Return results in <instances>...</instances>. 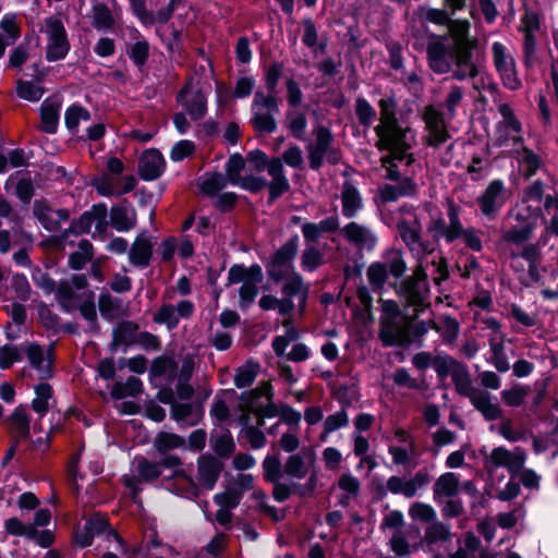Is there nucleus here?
<instances>
[{
	"label": "nucleus",
	"instance_id": "20",
	"mask_svg": "<svg viewBox=\"0 0 558 558\" xmlns=\"http://www.w3.org/2000/svg\"><path fill=\"white\" fill-rule=\"evenodd\" d=\"M342 215L345 218L355 217L356 213L363 207V199L360 191L350 182H344L342 195Z\"/></svg>",
	"mask_w": 558,
	"mask_h": 558
},
{
	"label": "nucleus",
	"instance_id": "50",
	"mask_svg": "<svg viewBox=\"0 0 558 558\" xmlns=\"http://www.w3.org/2000/svg\"><path fill=\"white\" fill-rule=\"evenodd\" d=\"M132 14L146 27L156 23L155 14L146 8V0H129Z\"/></svg>",
	"mask_w": 558,
	"mask_h": 558
},
{
	"label": "nucleus",
	"instance_id": "1",
	"mask_svg": "<svg viewBox=\"0 0 558 558\" xmlns=\"http://www.w3.org/2000/svg\"><path fill=\"white\" fill-rule=\"evenodd\" d=\"M429 41L426 47L427 63L430 70L437 74L449 73L452 63L460 68L471 69V77L478 75L474 63L475 43L468 38H457L452 47H447V35L427 34Z\"/></svg>",
	"mask_w": 558,
	"mask_h": 558
},
{
	"label": "nucleus",
	"instance_id": "61",
	"mask_svg": "<svg viewBox=\"0 0 558 558\" xmlns=\"http://www.w3.org/2000/svg\"><path fill=\"white\" fill-rule=\"evenodd\" d=\"M257 106L266 108V113H270L272 116L279 112L277 93H268V95H264L260 90H257L254 95L252 109L254 110Z\"/></svg>",
	"mask_w": 558,
	"mask_h": 558
},
{
	"label": "nucleus",
	"instance_id": "13",
	"mask_svg": "<svg viewBox=\"0 0 558 558\" xmlns=\"http://www.w3.org/2000/svg\"><path fill=\"white\" fill-rule=\"evenodd\" d=\"M170 416L181 426L197 425L204 417V407L202 403L194 405L190 402H174L171 405Z\"/></svg>",
	"mask_w": 558,
	"mask_h": 558
},
{
	"label": "nucleus",
	"instance_id": "42",
	"mask_svg": "<svg viewBox=\"0 0 558 558\" xmlns=\"http://www.w3.org/2000/svg\"><path fill=\"white\" fill-rule=\"evenodd\" d=\"M499 113L502 117V121L498 122L496 125L497 132L501 133L504 129H509L515 133H520L522 131V124L517 119L511 106L507 102L501 104L498 108Z\"/></svg>",
	"mask_w": 558,
	"mask_h": 558
},
{
	"label": "nucleus",
	"instance_id": "62",
	"mask_svg": "<svg viewBox=\"0 0 558 558\" xmlns=\"http://www.w3.org/2000/svg\"><path fill=\"white\" fill-rule=\"evenodd\" d=\"M522 162L525 166L524 178L531 179L542 166V158L529 147L522 148Z\"/></svg>",
	"mask_w": 558,
	"mask_h": 558
},
{
	"label": "nucleus",
	"instance_id": "29",
	"mask_svg": "<svg viewBox=\"0 0 558 558\" xmlns=\"http://www.w3.org/2000/svg\"><path fill=\"white\" fill-rule=\"evenodd\" d=\"M459 489V478L452 472L441 474L435 482L433 490L434 497L445 496L454 497Z\"/></svg>",
	"mask_w": 558,
	"mask_h": 558
},
{
	"label": "nucleus",
	"instance_id": "11",
	"mask_svg": "<svg viewBox=\"0 0 558 558\" xmlns=\"http://www.w3.org/2000/svg\"><path fill=\"white\" fill-rule=\"evenodd\" d=\"M154 245L146 231L141 232L134 240L129 251V260L132 265L146 268L150 265Z\"/></svg>",
	"mask_w": 558,
	"mask_h": 558
},
{
	"label": "nucleus",
	"instance_id": "53",
	"mask_svg": "<svg viewBox=\"0 0 558 558\" xmlns=\"http://www.w3.org/2000/svg\"><path fill=\"white\" fill-rule=\"evenodd\" d=\"M251 123L257 132L271 134L277 130L276 119L270 113L254 112Z\"/></svg>",
	"mask_w": 558,
	"mask_h": 558
},
{
	"label": "nucleus",
	"instance_id": "33",
	"mask_svg": "<svg viewBox=\"0 0 558 558\" xmlns=\"http://www.w3.org/2000/svg\"><path fill=\"white\" fill-rule=\"evenodd\" d=\"M81 120H90V112L80 104L69 106L64 112V123L66 129L71 133H75Z\"/></svg>",
	"mask_w": 558,
	"mask_h": 558
},
{
	"label": "nucleus",
	"instance_id": "9",
	"mask_svg": "<svg viewBox=\"0 0 558 558\" xmlns=\"http://www.w3.org/2000/svg\"><path fill=\"white\" fill-rule=\"evenodd\" d=\"M223 470V463L216 457L206 453L197 459V472L199 481L205 489H214Z\"/></svg>",
	"mask_w": 558,
	"mask_h": 558
},
{
	"label": "nucleus",
	"instance_id": "48",
	"mask_svg": "<svg viewBox=\"0 0 558 558\" xmlns=\"http://www.w3.org/2000/svg\"><path fill=\"white\" fill-rule=\"evenodd\" d=\"M81 296L73 291V288L68 281L62 280L57 288V299L61 308L65 313H71L76 306L70 305L69 302L72 300H78Z\"/></svg>",
	"mask_w": 558,
	"mask_h": 558
},
{
	"label": "nucleus",
	"instance_id": "19",
	"mask_svg": "<svg viewBox=\"0 0 558 558\" xmlns=\"http://www.w3.org/2000/svg\"><path fill=\"white\" fill-rule=\"evenodd\" d=\"M376 135L378 136V141L375 146L379 151L407 143V130L403 129L399 122L388 125L384 133Z\"/></svg>",
	"mask_w": 558,
	"mask_h": 558
},
{
	"label": "nucleus",
	"instance_id": "34",
	"mask_svg": "<svg viewBox=\"0 0 558 558\" xmlns=\"http://www.w3.org/2000/svg\"><path fill=\"white\" fill-rule=\"evenodd\" d=\"M136 471L144 482H154L161 475L160 464L158 462H151L143 456H136Z\"/></svg>",
	"mask_w": 558,
	"mask_h": 558
},
{
	"label": "nucleus",
	"instance_id": "12",
	"mask_svg": "<svg viewBox=\"0 0 558 558\" xmlns=\"http://www.w3.org/2000/svg\"><path fill=\"white\" fill-rule=\"evenodd\" d=\"M61 100L53 96L46 98L40 105L39 130L46 134H56L59 126Z\"/></svg>",
	"mask_w": 558,
	"mask_h": 558
},
{
	"label": "nucleus",
	"instance_id": "59",
	"mask_svg": "<svg viewBox=\"0 0 558 558\" xmlns=\"http://www.w3.org/2000/svg\"><path fill=\"white\" fill-rule=\"evenodd\" d=\"M11 288L20 301L26 302L31 299L32 288L24 274L17 272L12 276Z\"/></svg>",
	"mask_w": 558,
	"mask_h": 558
},
{
	"label": "nucleus",
	"instance_id": "35",
	"mask_svg": "<svg viewBox=\"0 0 558 558\" xmlns=\"http://www.w3.org/2000/svg\"><path fill=\"white\" fill-rule=\"evenodd\" d=\"M324 254L314 245H306L301 255L300 266L306 272H314L324 264Z\"/></svg>",
	"mask_w": 558,
	"mask_h": 558
},
{
	"label": "nucleus",
	"instance_id": "43",
	"mask_svg": "<svg viewBox=\"0 0 558 558\" xmlns=\"http://www.w3.org/2000/svg\"><path fill=\"white\" fill-rule=\"evenodd\" d=\"M287 119H288V129H289L291 135L295 140L306 141V137L304 135L305 130L307 128V119H306L305 113L288 111Z\"/></svg>",
	"mask_w": 558,
	"mask_h": 558
},
{
	"label": "nucleus",
	"instance_id": "15",
	"mask_svg": "<svg viewBox=\"0 0 558 558\" xmlns=\"http://www.w3.org/2000/svg\"><path fill=\"white\" fill-rule=\"evenodd\" d=\"M302 290V275L295 274L288 282H284L281 287L282 299H279L277 305L278 313L282 316L290 315L295 304L293 298L298 296Z\"/></svg>",
	"mask_w": 558,
	"mask_h": 558
},
{
	"label": "nucleus",
	"instance_id": "7",
	"mask_svg": "<svg viewBox=\"0 0 558 558\" xmlns=\"http://www.w3.org/2000/svg\"><path fill=\"white\" fill-rule=\"evenodd\" d=\"M166 159L157 148L145 149L138 159V175L143 181H155L166 171Z\"/></svg>",
	"mask_w": 558,
	"mask_h": 558
},
{
	"label": "nucleus",
	"instance_id": "55",
	"mask_svg": "<svg viewBox=\"0 0 558 558\" xmlns=\"http://www.w3.org/2000/svg\"><path fill=\"white\" fill-rule=\"evenodd\" d=\"M453 15L448 8L442 7V9L428 8L426 9L424 20L439 26H450L454 24V21L451 19Z\"/></svg>",
	"mask_w": 558,
	"mask_h": 558
},
{
	"label": "nucleus",
	"instance_id": "32",
	"mask_svg": "<svg viewBox=\"0 0 558 558\" xmlns=\"http://www.w3.org/2000/svg\"><path fill=\"white\" fill-rule=\"evenodd\" d=\"M282 472L283 476L301 481L307 476L308 469L300 453H292L287 458Z\"/></svg>",
	"mask_w": 558,
	"mask_h": 558
},
{
	"label": "nucleus",
	"instance_id": "24",
	"mask_svg": "<svg viewBox=\"0 0 558 558\" xmlns=\"http://www.w3.org/2000/svg\"><path fill=\"white\" fill-rule=\"evenodd\" d=\"M447 216L449 219V226H447V243H452L464 233L465 228L460 220V206L454 203L453 199H447Z\"/></svg>",
	"mask_w": 558,
	"mask_h": 558
},
{
	"label": "nucleus",
	"instance_id": "27",
	"mask_svg": "<svg viewBox=\"0 0 558 558\" xmlns=\"http://www.w3.org/2000/svg\"><path fill=\"white\" fill-rule=\"evenodd\" d=\"M178 367L179 365L172 356L167 354L159 355L155 357L150 364L149 379L160 378L167 373L171 377H174L177 375Z\"/></svg>",
	"mask_w": 558,
	"mask_h": 558
},
{
	"label": "nucleus",
	"instance_id": "52",
	"mask_svg": "<svg viewBox=\"0 0 558 558\" xmlns=\"http://www.w3.org/2000/svg\"><path fill=\"white\" fill-rule=\"evenodd\" d=\"M534 228L535 222H527L522 228L513 227L505 233L504 239L509 243L522 244L531 239Z\"/></svg>",
	"mask_w": 558,
	"mask_h": 558
},
{
	"label": "nucleus",
	"instance_id": "14",
	"mask_svg": "<svg viewBox=\"0 0 558 558\" xmlns=\"http://www.w3.org/2000/svg\"><path fill=\"white\" fill-rule=\"evenodd\" d=\"M140 327L135 322L121 320L112 329V339L109 351L117 353L121 345L131 347L137 342L136 335Z\"/></svg>",
	"mask_w": 558,
	"mask_h": 558
},
{
	"label": "nucleus",
	"instance_id": "22",
	"mask_svg": "<svg viewBox=\"0 0 558 558\" xmlns=\"http://www.w3.org/2000/svg\"><path fill=\"white\" fill-rule=\"evenodd\" d=\"M11 429L16 433L17 439H26L31 436V417L24 404L17 405L9 416Z\"/></svg>",
	"mask_w": 558,
	"mask_h": 558
},
{
	"label": "nucleus",
	"instance_id": "64",
	"mask_svg": "<svg viewBox=\"0 0 558 558\" xmlns=\"http://www.w3.org/2000/svg\"><path fill=\"white\" fill-rule=\"evenodd\" d=\"M527 395V390L518 385L510 389H505L501 391V400L509 407L518 408L523 404L525 396Z\"/></svg>",
	"mask_w": 558,
	"mask_h": 558
},
{
	"label": "nucleus",
	"instance_id": "40",
	"mask_svg": "<svg viewBox=\"0 0 558 558\" xmlns=\"http://www.w3.org/2000/svg\"><path fill=\"white\" fill-rule=\"evenodd\" d=\"M45 92V87L37 83L35 84L34 82L23 80L17 81L16 95L23 100L36 102L40 100Z\"/></svg>",
	"mask_w": 558,
	"mask_h": 558
},
{
	"label": "nucleus",
	"instance_id": "4",
	"mask_svg": "<svg viewBox=\"0 0 558 558\" xmlns=\"http://www.w3.org/2000/svg\"><path fill=\"white\" fill-rule=\"evenodd\" d=\"M385 262H374L366 270V276L372 290L381 293L391 275L396 280L401 279L407 272L408 266L401 250H389L385 254Z\"/></svg>",
	"mask_w": 558,
	"mask_h": 558
},
{
	"label": "nucleus",
	"instance_id": "58",
	"mask_svg": "<svg viewBox=\"0 0 558 558\" xmlns=\"http://www.w3.org/2000/svg\"><path fill=\"white\" fill-rule=\"evenodd\" d=\"M283 63L282 62H272L268 68L265 70V86L268 90V93H277V86L279 83V80L281 78L283 74Z\"/></svg>",
	"mask_w": 558,
	"mask_h": 558
},
{
	"label": "nucleus",
	"instance_id": "8",
	"mask_svg": "<svg viewBox=\"0 0 558 558\" xmlns=\"http://www.w3.org/2000/svg\"><path fill=\"white\" fill-rule=\"evenodd\" d=\"M111 227L118 232H128L137 223V214L128 198L110 208Z\"/></svg>",
	"mask_w": 558,
	"mask_h": 558
},
{
	"label": "nucleus",
	"instance_id": "17",
	"mask_svg": "<svg viewBox=\"0 0 558 558\" xmlns=\"http://www.w3.org/2000/svg\"><path fill=\"white\" fill-rule=\"evenodd\" d=\"M263 397L268 400L274 398V387L269 381H263L251 390L242 391L239 399L244 402V405H239V410L244 411L246 408L248 412H255L256 405Z\"/></svg>",
	"mask_w": 558,
	"mask_h": 558
},
{
	"label": "nucleus",
	"instance_id": "16",
	"mask_svg": "<svg viewBox=\"0 0 558 558\" xmlns=\"http://www.w3.org/2000/svg\"><path fill=\"white\" fill-rule=\"evenodd\" d=\"M342 232L349 242L360 247H366L368 251L373 250L377 244L376 235L357 222H349L344 226Z\"/></svg>",
	"mask_w": 558,
	"mask_h": 558
},
{
	"label": "nucleus",
	"instance_id": "31",
	"mask_svg": "<svg viewBox=\"0 0 558 558\" xmlns=\"http://www.w3.org/2000/svg\"><path fill=\"white\" fill-rule=\"evenodd\" d=\"M259 369L260 365L254 361H247L244 365L238 367L233 379L235 387L239 389L250 387L256 379Z\"/></svg>",
	"mask_w": 558,
	"mask_h": 558
},
{
	"label": "nucleus",
	"instance_id": "23",
	"mask_svg": "<svg viewBox=\"0 0 558 558\" xmlns=\"http://www.w3.org/2000/svg\"><path fill=\"white\" fill-rule=\"evenodd\" d=\"M397 230L404 242V244L408 246V248L413 252L415 251V245L421 240V222L417 218L414 219L413 222L408 221L407 219H400L397 222Z\"/></svg>",
	"mask_w": 558,
	"mask_h": 558
},
{
	"label": "nucleus",
	"instance_id": "6",
	"mask_svg": "<svg viewBox=\"0 0 558 558\" xmlns=\"http://www.w3.org/2000/svg\"><path fill=\"white\" fill-rule=\"evenodd\" d=\"M45 24L48 34L46 60L48 62H56L65 59L71 45L62 20L57 16H49L45 20Z\"/></svg>",
	"mask_w": 558,
	"mask_h": 558
},
{
	"label": "nucleus",
	"instance_id": "60",
	"mask_svg": "<svg viewBox=\"0 0 558 558\" xmlns=\"http://www.w3.org/2000/svg\"><path fill=\"white\" fill-rule=\"evenodd\" d=\"M154 322L159 325H166L169 330L177 328L179 317L174 314V307L171 304H163L154 315Z\"/></svg>",
	"mask_w": 558,
	"mask_h": 558
},
{
	"label": "nucleus",
	"instance_id": "2",
	"mask_svg": "<svg viewBox=\"0 0 558 558\" xmlns=\"http://www.w3.org/2000/svg\"><path fill=\"white\" fill-rule=\"evenodd\" d=\"M300 236L294 233L272 254L263 259L268 281L274 284L288 282L295 274L294 260L299 252Z\"/></svg>",
	"mask_w": 558,
	"mask_h": 558
},
{
	"label": "nucleus",
	"instance_id": "39",
	"mask_svg": "<svg viewBox=\"0 0 558 558\" xmlns=\"http://www.w3.org/2000/svg\"><path fill=\"white\" fill-rule=\"evenodd\" d=\"M390 287L397 288L400 295L407 296L414 305H421L423 300L418 290L417 279L408 277L403 279L398 286L397 282L389 283Z\"/></svg>",
	"mask_w": 558,
	"mask_h": 558
},
{
	"label": "nucleus",
	"instance_id": "54",
	"mask_svg": "<svg viewBox=\"0 0 558 558\" xmlns=\"http://www.w3.org/2000/svg\"><path fill=\"white\" fill-rule=\"evenodd\" d=\"M38 318L43 326L52 331L53 333H58V327L60 325L61 318L59 315L53 313L49 306L45 302H40L38 305Z\"/></svg>",
	"mask_w": 558,
	"mask_h": 558
},
{
	"label": "nucleus",
	"instance_id": "44",
	"mask_svg": "<svg viewBox=\"0 0 558 558\" xmlns=\"http://www.w3.org/2000/svg\"><path fill=\"white\" fill-rule=\"evenodd\" d=\"M187 113L193 121L201 120L207 113V98L202 89H197L192 100L185 106Z\"/></svg>",
	"mask_w": 558,
	"mask_h": 558
},
{
	"label": "nucleus",
	"instance_id": "49",
	"mask_svg": "<svg viewBox=\"0 0 558 558\" xmlns=\"http://www.w3.org/2000/svg\"><path fill=\"white\" fill-rule=\"evenodd\" d=\"M242 499V492L235 488H228L226 492L218 493L214 496V502L220 508L235 509Z\"/></svg>",
	"mask_w": 558,
	"mask_h": 558
},
{
	"label": "nucleus",
	"instance_id": "36",
	"mask_svg": "<svg viewBox=\"0 0 558 558\" xmlns=\"http://www.w3.org/2000/svg\"><path fill=\"white\" fill-rule=\"evenodd\" d=\"M245 159L242 157L241 154L234 153L230 155L228 158L225 169H226V179L229 181L231 185H238L239 182L242 180L241 172L245 168Z\"/></svg>",
	"mask_w": 558,
	"mask_h": 558
},
{
	"label": "nucleus",
	"instance_id": "21",
	"mask_svg": "<svg viewBox=\"0 0 558 558\" xmlns=\"http://www.w3.org/2000/svg\"><path fill=\"white\" fill-rule=\"evenodd\" d=\"M380 123L374 128L376 134L384 133L388 125L399 122L397 118L398 102L393 95L380 98L378 101Z\"/></svg>",
	"mask_w": 558,
	"mask_h": 558
},
{
	"label": "nucleus",
	"instance_id": "28",
	"mask_svg": "<svg viewBox=\"0 0 558 558\" xmlns=\"http://www.w3.org/2000/svg\"><path fill=\"white\" fill-rule=\"evenodd\" d=\"M462 362L452 357L447 353H438L433 357L432 366L434 367L439 381H444L448 376H451L454 369H458Z\"/></svg>",
	"mask_w": 558,
	"mask_h": 558
},
{
	"label": "nucleus",
	"instance_id": "18",
	"mask_svg": "<svg viewBox=\"0 0 558 558\" xmlns=\"http://www.w3.org/2000/svg\"><path fill=\"white\" fill-rule=\"evenodd\" d=\"M451 379L458 395L469 398L470 402L480 395L482 391L473 387L472 378L469 373L468 366L463 363L458 369L451 374Z\"/></svg>",
	"mask_w": 558,
	"mask_h": 558
},
{
	"label": "nucleus",
	"instance_id": "63",
	"mask_svg": "<svg viewBox=\"0 0 558 558\" xmlns=\"http://www.w3.org/2000/svg\"><path fill=\"white\" fill-rule=\"evenodd\" d=\"M22 360L23 356L16 345L8 343L0 349L1 369H9L13 366L14 363L21 362Z\"/></svg>",
	"mask_w": 558,
	"mask_h": 558
},
{
	"label": "nucleus",
	"instance_id": "56",
	"mask_svg": "<svg viewBox=\"0 0 558 558\" xmlns=\"http://www.w3.org/2000/svg\"><path fill=\"white\" fill-rule=\"evenodd\" d=\"M409 514L413 520H418L425 523L434 522L437 517L435 509L430 505L424 502L412 504L409 509Z\"/></svg>",
	"mask_w": 558,
	"mask_h": 558
},
{
	"label": "nucleus",
	"instance_id": "38",
	"mask_svg": "<svg viewBox=\"0 0 558 558\" xmlns=\"http://www.w3.org/2000/svg\"><path fill=\"white\" fill-rule=\"evenodd\" d=\"M315 135V143L308 144L306 147L312 148L318 153L326 154L332 147L333 135L329 128L317 124L313 131Z\"/></svg>",
	"mask_w": 558,
	"mask_h": 558
},
{
	"label": "nucleus",
	"instance_id": "25",
	"mask_svg": "<svg viewBox=\"0 0 558 558\" xmlns=\"http://www.w3.org/2000/svg\"><path fill=\"white\" fill-rule=\"evenodd\" d=\"M472 405L475 410L481 412L488 422L500 418L502 415L499 404L492 403L490 393L486 390L481 391L480 395L472 400Z\"/></svg>",
	"mask_w": 558,
	"mask_h": 558
},
{
	"label": "nucleus",
	"instance_id": "47",
	"mask_svg": "<svg viewBox=\"0 0 558 558\" xmlns=\"http://www.w3.org/2000/svg\"><path fill=\"white\" fill-rule=\"evenodd\" d=\"M494 64L497 72L508 71L509 69L515 66L513 58L509 57L506 53V48L500 43H494L492 46Z\"/></svg>",
	"mask_w": 558,
	"mask_h": 558
},
{
	"label": "nucleus",
	"instance_id": "57",
	"mask_svg": "<svg viewBox=\"0 0 558 558\" xmlns=\"http://www.w3.org/2000/svg\"><path fill=\"white\" fill-rule=\"evenodd\" d=\"M215 453L222 459H228L235 450V444L233 441V437L230 430H227L225 434L220 435L214 446Z\"/></svg>",
	"mask_w": 558,
	"mask_h": 558
},
{
	"label": "nucleus",
	"instance_id": "37",
	"mask_svg": "<svg viewBox=\"0 0 558 558\" xmlns=\"http://www.w3.org/2000/svg\"><path fill=\"white\" fill-rule=\"evenodd\" d=\"M228 183L229 181L226 179L225 174L214 172L209 178H206L199 183V190L205 196L214 198Z\"/></svg>",
	"mask_w": 558,
	"mask_h": 558
},
{
	"label": "nucleus",
	"instance_id": "30",
	"mask_svg": "<svg viewBox=\"0 0 558 558\" xmlns=\"http://www.w3.org/2000/svg\"><path fill=\"white\" fill-rule=\"evenodd\" d=\"M154 448L159 454H166L172 449L181 448L185 439L174 433L159 432L154 439Z\"/></svg>",
	"mask_w": 558,
	"mask_h": 558
},
{
	"label": "nucleus",
	"instance_id": "26",
	"mask_svg": "<svg viewBox=\"0 0 558 558\" xmlns=\"http://www.w3.org/2000/svg\"><path fill=\"white\" fill-rule=\"evenodd\" d=\"M52 208L46 199H36L33 205V215L48 232L60 230V220L50 217Z\"/></svg>",
	"mask_w": 558,
	"mask_h": 558
},
{
	"label": "nucleus",
	"instance_id": "3",
	"mask_svg": "<svg viewBox=\"0 0 558 558\" xmlns=\"http://www.w3.org/2000/svg\"><path fill=\"white\" fill-rule=\"evenodd\" d=\"M263 478L266 483L272 485V498L277 502H286L291 495L299 498H310L311 495L305 489L304 484L299 482L282 483L283 477L282 464L278 456L267 454L262 462Z\"/></svg>",
	"mask_w": 558,
	"mask_h": 558
},
{
	"label": "nucleus",
	"instance_id": "46",
	"mask_svg": "<svg viewBox=\"0 0 558 558\" xmlns=\"http://www.w3.org/2000/svg\"><path fill=\"white\" fill-rule=\"evenodd\" d=\"M425 530V541L428 545L436 544L438 542H446L450 538V527L442 522H430Z\"/></svg>",
	"mask_w": 558,
	"mask_h": 558
},
{
	"label": "nucleus",
	"instance_id": "10",
	"mask_svg": "<svg viewBox=\"0 0 558 558\" xmlns=\"http://www.w3.org/2000/svg\"><path fill=\"white\" fill-rule=\"evenodd\" d=\"M504 191L505 184L502 180L496 179L489 182L487 187L477 198L480 209L484 216L493 217L496 210L502 206L504 202L500 197Z\"/></svg>",
	"mask_w": 558,
	"mask_h": 558
},
{
	"label": "nucleus",
	"instance_id": "51",
	"mask_svg": "<svg viewBox=\"0 0 558 558\" xmlns=\"http://www.w3.org/2000/svg\"><path fill=\"white\" fill-rule=\"evenodd\" d=\"M129 58L137 68H142L146 64L149 58V44L147 40H137L128 50Z\"/></svg>",
	"mask_w": 558,
	"mask_h": 558
},
{
	"label": "nucleus",
	"instance_id": "41",
	"mask_svg": "<svg viewBox=\"0 0 558 558\" xmlns=\"http://www.w3.org/2000/svg\"><path fill=\"white\" fill-rule=\"evenodd\" d=\"M93 26L96 29L111 28L114 24V19L109 7L104 2L93 4Z\"/></svg>",
	"mask_w": 558,
	"mask_h": 558
},
{
	"label": "nucleus",
	"instance_id": "45",
	"mask_svg": "<svg viewBox=\"0 0 558 558\" xmlns=\"http://www.w3.org/2000/svg\"><path fill=\"white\" fill-rule=\"evenodd\" d=\"M355 114L359 123L365 129H368L373 120L376 118V110L364 97H359L355 101Z\"/></svg>",
	"mask_w": 558,
	"mask_h": 558
},
{
	"label": "nucleus",
	"instance_id": "5",
	"mask_svg": "<svg viewBox=\"0 0 558 558\" xmlns=\"http://www.w3.org/2000/svg\"><path fill=\"white\" fill-rule=\"evenodd\" d=\"M381 301V311L385 317L380 319V328L378 338L384 348L401 347L403 349L409 348L413 340L409 337L405 330L398 329L395 319L400 315V308L396 301L384 300Z\"/></svg>",
	"mask_w": 558,
	"mask_h": 558
}]
</instances>
